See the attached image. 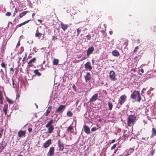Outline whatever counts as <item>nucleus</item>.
<instances>
[{
    "instance_id": "nucleus-1",
    "label": "nucleus",
    "mask_w": 156,
    "mask_h": 156,
    "mask_svg": "<svg viewBox=\"0 0 156 156\" xmlns=\"http://www.w3.org/2000/svg\"><path fill=\"white\" fill-rule=\"evenodd\" d=\"M137 121L136 116L134 115H130L127 119V125L129 127H133L135 123Z\"/></svg>"
},
{
    "instance_id": "nucleus-2",
    "label": "nucleus",
    "mask_w": 156,
    "mask_h": 156,
    "mask_svg": "<svg viewBox=\"0 0 156 156\" xmlns=\"http://www.w3.org/2000/svg\"><path fill=\"white\" fill-rule=\"evenodd\" d=\"M130 97L132 99L136 100L137 102H140L141 99L140 93L138 91L134 90L132 93Z\"/></svg>"
},
{
    "instance_id": "nucleus-3",
    "label": "nucleus",
    "mask_w": 156,
    "mask_h": 156,
    "mask_svg": "<svg viewBox=\"0 0 156 156\" xmlns=\"http://www.w3.org/2000/svg\"><path fill=\"white\" fill-rule=\"evenodd\" d=\"M126 96L125 94L121 95L118 100V104L120 105H122L126 101Z\"/></svg>"
},
{
    "instance_id": "nucleus-4",
    "label": "nucleus",
    "mask_w": 156,
    "mask_h": 156,
    "mask_svg": "<svg viewBox=\"0 0 156 156\" xmlns=\"http://www.w3.org/2000/svg\"><path fill=\"white\" fill-rule=\"evenodd\" d=\"M109 77L113 81H115L116 80L115 73L113 70H111L110 71L109 73Z\"/></svg>"
},
{
    "instance_id": "nucleus-5",
    "label": "nucleus",
    "mask_w": 156,
    "mask_h": 156,
    "mask_svg": "<svg viewBox=\"0 0 156 156\" xmlns=\"http://www.w3.org/2000/svg\"><path fill=\"white\" fill-rule=\"evenodd\" d=\"M58 145L59 147V150L63 151L64 149V145L63 143L61 142L60 140H58Z\"/></svg>"
},
{
    "instance_id": "nucleus-6",
    "label": "nucleus",
    "mask_w": 156,
    "mask_h": 156,
    "mask_svg": "<svg viewBox=\"0 0 156 156\" xmlns=\"http://www.w3.org/2000/svg\"><path fill=\"white\" fill-rule=\"evenodd\" d=\"M51 140L50 139L46 141L42 146V147L44 148H47L51 144Z\"/></svg>"
},
{
    "instance_id": "nucleus-7",
    "label": "nucleus",
    "mask_w": 156,
    "mask_h": 156,
    "mask_svg": "<svg viewBox=\"0 0 156 156\" xmlns=\"http://www.w3.org/2000/svg\"><path fill=\"white\" fill-rule=\"evenodd\" d=\"M94 50V48L93 46L90 47L87 51V56H89L91 54Z\"/></svg>"
},
{
    "instance_id": "nucleus-8",
    "label": "nucleus",
    "mask_w": 156,
    "mask_h": 156,
    "mask_svg": "<svg viewBox=\"0 0 156 156\" xmlns=\"http://www.w3.org/2000/svg\"><path fill=\"white\" fill-rule=\"evenodd\" d=\"M98 93L95 94L89 100L90 102H93L96 101L98 99Z\"/></svg>"
},
{
    "instance_id": "nucleus-9",
    "label": "nucleus",
    "mask_w": 156,
    "mask_h": 156,
    "mask_svg": "<svg viewBox=\"0 0 156 156\" xmlns=\"http://www.w3.org/2000/svg\"><path fill=\"white\" fill-rule=\"evenodd\" d=\"M84 77L86 82H87L91 79V75L89 72H87Z\"/></svg>"
},
{
    "instance_id": "nucleus-10",
    "label": "nucleus",
    "mask_w": 156,
    "mask_h": 156,
    "mask_svg": "<svg viewBox=\"0 0 156 156\" xmlns=\"http://www.w3.org/2000/svg\"><path fill=\"white\" fill-rule=\"evenodd\" d=\"M55 148L53 147H51L48 153V155L49 156H53L54 154Z\"/></svg>"
},
{
    "instance_id": "nucleus-11",
    "label": "nucleus",
    "mask_w": 156,
    "mask_h": 156,
    "mask_svg": "<svg viewBox=\"0 0 156 156\" xmlns=\"http://www.w3.org/2000/svg\"><path fill=\"white\" fill-rule=\"evenodd\" d=\"M85 68L89 71H91L92 69V67L90 62H87L85 64Z\"/></svg>"
},
{
    "instance_id": "nucleus-12",
    "label": "nucleus",
    "mask_w": 156,
    "mask_h": 156,
    "mask_svg": "<svg viewBox=\"0 0 156 156\" xmlns=\"http://www.w3.org/2000/svg\"><path fill=\"white\" fill-rule=\"evenodd\" d=\"M26 133L25 130H20L18 132V136L20 137H25Z\"/></svg>"
},
{
    "instance_id": "nucleus-13",
    "label": "nucleus",
    "mask_w": 156,
    "mask_h": 156,
    "mask_svg": "<svg viewBox=\"0 0 156 156\" xmlns=\"http://www.w3.org/2000/svg\"><path fill=\"white\" fill-rule=\"evenodd\" d=\"M66 108V106L64 105H60L56 110L55 112L58 113L62 112V110H63Z\"/></svg>"
},
{
    "instance_id": "nucleus-14",
    "label": "nucleus",
    "mask_w": 156,
    "mask_h": 156,
    "mask_svg": "<svg viewBox=\"0 0 156 156\" xmlns=\"http://www.w3.org/2000/svg\"><path fill=\"white\" fill-rule=\"evenodd\" d=\"M83 129L85 133L87 134H88L90 133V129L89 127L87 125H84L83 126Z\"/></svg>"
},
{
    "instance_id": "nucleus-15",
    "label": "nucleus",
    "mask_w": 156,
    "mask_h": 156,
    "mask_svg": "<svg viewBox=\"0 0 156 156\" xmlns=\"http://www.w3.org/2000/svg\"><path fill=\"white\" fill-rule=\"evenodd\" d=\"M36 60V58L35 57L33 58H32L30 60L28 63V66L30 67L32 66L33 64H32V62L34 63L35 62Z\"/></svg>"
},
{
    "instance_id": "nucleus-16",
    "label": "nucleus",
    "mask_w": 156,
    "mask_h": 156,
    "mask_svg": "<svg viewBox=\"0 0 156 156\" xmlns=\"http://www.w3.org/2000/svg\"><path fill=\"white\" fill-rule=\"evenodd\" d=\"M42 35H43V37L44 36V34H42L39 32V31L38 30V28H37L35 34V37H39V38H40L41 36Z\"/></svg>"
},
{
    "instance_id": "nucleus-17",
    "label": "nucleus",
    "mask_w": 156,
    "mask_h": 156,
    "mask_svg": "<svg viewBox=\"0 0 156 156\" xmlns=\"http://www.w3.org/2000/svg\"><path fill=\"white\" fill-rule=\"evenodd\" d=\"M52 108V107L51 106H49L48 107V108L46 112L44 113V115L46 116H47L49 113H50V111H51Z\"/></svg>"
},
{
    "instance_id": "nucleus-18",
    "label": "nucleus",
    "mask_w": 156,
    "mask_h": 156,
    "mask_svg": "<svg viewBox=\"0 0 156 156\" xmlns=\"http://www.w3.org/2000/svg\"><path fill=\"white\" fill-rule=\"evenodd\" d=\"M8 109V105L7 103L4 105V107H3V111L4 112L5 115H6L7 114V111Z\"/></svg>"
},
{
    "instance_id": "nucleus-19",
    "label": "nucleus",
    "mask_w": 156,
    "mask_h": 156,
    "mask_svg": "<svg viewBox=\"0 0 156 156\" xmlns=\"http://www.w3.org/2000/svg\"><path fill=\"white\" fill-rule=\"evenodd\" d=\"M31 20H27L19 24H18L16 26V29L15 30H16V29L18 28V27H21V26L25 24L26 23H27L29 22Z\"/></svg>"
},
{
    "instance_id": "nucleus-20",
    "label": "nucleus",
    "mask_w": 156,
    "mask_h": 156,
    "mask_svg": "<svg viewBox=\"0 0 156 156\" xmlns=\"http://www.w3.org/2000/svg\"><path fill=\"white\" fill-rule=\"evenodd\" d=\"M60 25L61 28L64 31L66 30L68 28V25L67 24H65L63 23H62Z\"/></svg>"
},
{
    "instance_id": "nucleus-21",
    "label": "nucleus",
    "mask_w": 156,
    "mask_h": 156,
    "mask_svg": "<svg viewBox=\"0 0 156 156\" xmlns=\"http://www.w3.org/2000/svg\"><path fill=\"white\" fill-rule=\"evenodd\" d=\"M112 55L114 56L117 57L120 55L119 52L116 50H113L112 52Z\"/></svg>"
},
{
    "instance_id": "nucleus-22",
    "label": "nucleus",
    "mask_w": 156,
    "mask_h": 156,
    "mask_svg": "<svg viewBox=\"0 0 156 156\" xmlns=\"http://www.w3.org/2000/svg\"><path fill=\"white\" fill-rule=\"evenodd\" d=\"M155 136H156V130L155 128H152V134L150 136V138H153Z\"/></svg>"
},
{
    "instance_id": "nucleus-23",
    "label": "nucleus",
    "mask_w": 156,
    "mask_h": 156,
    "mask_svg": "<svg viewBox=\"0 0 156 156\" xmlns=\"http://www.w3.org/2000/svg\"><path fill=\"white\" fill-rule=\"evenodd\" d=\"M48 133L50 134L53 131L54 129V126H50L48 127Z\"/></svg>"
},
{
    "instance_id": "nucleus-24",
    "label": "nucleus",
    "mask_w": 156,
    "mask_h": 156,
    "mask_svg": "<svg viewBox=\"0 0 156 156\" xmlns=\"http://www.w3.org/2000/svg\"><path fill=\"white\" fill-rule=\"evenodd\" d=\"M53 122V120L52 119H51L49 121L47 124L45 126V127L46 128H48V127L50 126H53L52 125Z\"/></svg>"
},
{
    "instance_id": "nucleus-25",
    "label": "nucleus",
    "mask_w": 156,
    "mask_h": 156,
    "mask_svg": "<svg viewBox=\"0 0 156 156\" xmlns=\"http://www.w3.org/2000/svg\"><path fill=\"white\" fill-rule=\"evenodd\" d=\"M29 12L28 11H24L20 13L19 15V17L20 18H22L23 16L25 15L27 13Z\"/></svg>"
},
{
    "instance_id": "nucleus-26",
    "label": "nucleus",
    "mask_w": 156,
    "mask_h": 156,
    "mask_svg": "<svg viewBox=\"0 0 156 156\" xmlns=\"http://www.w3.org/2000/svg\"><path fill=\"white\" fill-rule=\"evenodd\" d=\"M59 60L57 59L54 58L53 59V64L54 65H57L58 64Z\"/></svg>"
},
{
    "instance_id": "nucleus-27",
    "label": "nucleus",
    "mask_w": 156,
    "mask_h": 156,
    "mask_svg": "<svg viewBox=\"0 0 156 156\" xmlns=\"http://www.w3.org/2000/svg\"><path fill=\"white\" fill-rule=\"evenodd\" d=\"M7 145V143H5L4 144L3 143L1 144L0 148L1 150V151H2L4 148Z\"/></svg>"
},
{
    "instance_id": "nucleus-28",
    "label": "nucleus",
    "mask_w": 156,
    "mask_h": 156,
    "mask_svg": "<svg viewBox=\"0 0 156 156\" xmlns=\"http://www.w3.org/2000/svg\"><path fill=\"white\" fill-rule=\"evenodd\" d=\"M34 73L38 76L41 75V74L38 71V69H35L34 71Z\"/></svg>"
},
{
    "instance_id": "nucleus-29",
    "label": "nucleus",
    "mask_w": 156,
    "mask_h": 156,
    "mask_svg": "<svg viewBox=\"0 0 156 156\" xmlns=\"http://www.w3.org/2000/svg\"><path fill=\"white\" fill-rule=\"evenodd\" d=\"M7 101L9 105L12 104L14 103V101L12 100L9 99L8 98H7Z\"/></svg>"
},
{
    "instance_id": "nucleus-30",
    "label": "nucleus",
    "mask_w": 156,
    "mask_h": 156,
    "mask_svg": "<svg viewBox=\"0 0 156 156\" xmlns=\"http://www.w3.org/2000/svg\"><path fill=\"white\" fill-rule=\"evenodd\" d=\"M1 66L2 67L5 68V71L6 72V66L5 63L4 62H2V63L1 64Z\"/></svg>"
},
{
    "instance_id": "nucleus-31",
    "label": "nucleus",
    "mask_w": 156,
    "mask_h": 156,
    "mask_svg": "<svg viewBox=\"0 0 156 156\" xmlns=\"http://www.w3.org/2000/svg\"><path fill=\"white\" fill-rule=\"evenodd\" d=\"M108 106L109 107V109L110 110H112L113 107V105L112 103H111L110 102H108Z\"/></svg>"
},
{
    "instance_id": "nucleus-32",
    "label": "nucleus",
    "mask_w": 156,
    "mask_h": 156,
    "mask_svg": "<svg viewBox=\"0 0 156 156\" xmlns=\"http://www.w3.org/2000/svg\"><path fill=\"white\" fill-rule=\"evenodd\" d=\"M67 115L68 117H71L73 116V114L71 111H69L67 112Z\"/></svg>"
},
{
    "instance_id": "nucleus-33",
    "label": "nucleus",
    "mask_w": 156,
    "mask_h": 156,
    "mask_svg": "<svg viewBox=\"0 0 156 156\" xmlns=\"http://www.w3.org/2000/svg\"><path fill=\"white\" fill-rule=\"evenodd\" d=\"M73 129V126L71 125H70L67 129V131H69Z\"/></svg>"
},
{
    "instance_id": "nucleus-34",
    "label": "nucleus",
    "mask_w": 156,
    "mask_h": 156,
    "mask_svg": "<svg viewBox=\"0 0 156 156\" xmlns=\"http://www.w3.org/2000/svg\"><path fill=\"white\" fill-rule=\"evenodd\" d=\"M3 130H4L2 129H1L0 130V139L1 138L2 136Z\"/></svg>"
},
{
    "instance_id": "nucleus-35",
    "label": "nucleus",
    "mask_w": 156,
    "mask_h": 156,
    "mask_svg": "<svg viewBox=\"0 0 156 156\" xmlns=\"http://www.w3.org/2000/svg\"><path fill=\"white\" fill-rule=\"evenodd\" d=\"M103 26L104 27V29L101 30V32H102V33L105 32L106 30V26L105 25V24H104Z\"/></svg>"
},
{
    "instance_id": "nucleus-36",
    "label": "nucleus",
    "mask_w": 156,
    "mask_h": 156,
    "mask_svg": "<svg viewBox=\"0 0 156 156\" xmlns=\"http://www.w3.org/2000/svg\"><path fill=\"white\" fill-rule=\"evenodd\" d=\"M3 93L2 92L1 90H0V99H3Z\"/></svg>"
},
{
    "instance_id": "nucleus-37",
    "label": "nucleus",
    "mask_w": 156,
    "mask_h": 156,
    "mask_svg": "<svg viewBox=\"0 0 156 156\" xmlns=\"http://www.w3.org/2000/svg\"><path fill=\"white\" fill-rule=\"evenodd\" d=\"M86 38L87 40L90 41L91 40V36L90 35L88 34L86 36Z\"/></svg>"
},
{
    "instance_id": "nucleus-38",
    "label": "nucleus",
    "mask_w": 156,
    "mask_h": 156,
    "mask_svg": "<svg viewBox=\"0 0 156 156\" xmlns=\"http://www.w3.org/2000/svg\"><path fill=\"white\" fill-rule=\"evenodd\" d=\"M139 56H136L134 58V60L135 62H137L138 61L139 59H138Z\"/></svg>"
},
{
    "instance_id": "nucleus-39",
    "label": "nucleus",
    "mask_w": 156,
    "mask_h": 156,
    "mask_svg": "<svg viewBox=\"0 0 156 156\" xmlns=\"http://www.w3.org/2000/svg\"><path fill=\"white\" fill-rule=\"evenodd\" d=\"M73 88L75 91H77V89L76 88V87L74 84H73Z\"/></svg>"
},
{
    "instance_id": "nucleus-40",
    "label": "nucleus",
    "mask_w": 156,
    "mask_h": 156,
    "mask_svg": "<svg viewBox=\"0 0 156 156\" xmlns=\"http://www.w3.org/2000/svg\"><path fill=\"white\" fill-rule=\"evenodd\" d=\"M17 12V9L16 8H15V11L14 12V13L13 15L12 16H15L16 15V14Z\"/></svg>"
},
{
    "instance_id": "nucleus-41",
    "label": "nucleus",
    "mask_w": 156,
    "mask_h": 156,
    "mask_svg": "<svg viewBox=\"0 0 156 156\" xmlns=\"http://www.w3.org/2000/svg\"><path fill=\"white\" fill-rule=\"evenodd\" d=\"M77 36H78L79 35V34L80 33L81 30L79 29V28H78L77 29Z\"/></svg>"
},
{
    "instance_id": "nucleus-42",
    "label": "nucleus",
    "mask_w": 156,
    "mask_h": 156,
    "mask_svg": "<svg viewBox=\"0 0 156 156\" xmlns=\"http://www.w3.org/2000/svg\"><path fill=\"white\" fill-rule=\"evenodd\" d=\"M14 69L11 67V68H10V73H12V74H13L14 72Z\"/></svg>"
},
{
    "instance_id": "nucleus-43",
    "label": "nucleus",
    "mask_w": 156,
    "mask_h": 156,
    "mask_svg": "<svg viewBox=\"0 0 156 156\" xmlns=\"http://www.w3.org/2000/svg\"><path fill=\"white\" fill-rule=\"evenodd\" d=\"M138 46L136 47L135 48V49H134V50L133 51V53H136L137 51V50L138 49Z\"/></svg>"
},
{
    "instance_id": "nucleus-44",
    "label": "nucleus",
    "mask_w": 156,
    "mask_h": 156,
    "mask_svg": "<svg viewBox=\"0 0 156 156\" xmlns=\"http://www.w3.org/2000/svg\"><path fill=\"white\" fill-rule=\"evenodd\" d=\"M116 146H117V145L116 144H114L113 145V146L111 147V150H113V149H115L116 147Z\"/></svg>"
},
{
    "instance_id": "nucleus-45",
    "label": "nucleus",
    "mask_w": 156,
    "mask_h": 156,
    "mask_svg": "<svg viewBox=\"0 0 156 156\" xmlns=\"http://www.w3.org/2000/svg\"><path fill=\"white\" fill-rule=\"evenodd\" d=\"M11 14L10 12H8L5 14V15L7 16H10Z\"/></svg>"
},
{
    "instance_id": "nucleus-46",
    "label": "nucleus",
    "mask_w": 156,
    "mask_h": 156,
    "mask_svg": "<svg viewBox=\"0 0 156 156\" xmlns=\"http://www.w3.org/2000/svg\"><path fill=\"white\" fill-rule=\"evenodd\" d=\"M21 51L19 52V55L20 54H21V53H22V52L24 50V48H23V47H21Z\"/></svg>"
},
{
    "instance_id": "nucleus-47",
    "label": "nucleus",
    "mask_w": 156,
    "mask_h": 156,
    "mask_svg": "<svg viewBox=\"0 0 156 156\" xmlns=\"http://www.w3.org/2000/svg\"><path fill=\"white\" fill-rule=\"evenodd\" d=\"M97 129L95 127H93L92 128L91 130L92 131H96Z\"/></svg>"
},
{
    "instance_id": "nucleus-48",
    "label": "nucleus",
    "mask_w": 156,
    "mask_h": 156,
    "mask_svg": "<svg viewBox=\"0 0 156 156\" xmlns=\"http://www.w3.org/2000/svg\"><path fill=\"white\" fill-rule=\"evenodd\" d=\"M55 39L56 40V39H58V38L57 37H55L54 36H52V40H53V41H55Z\"/></svg>"
},
{
    "instance_id": "nucleus-49",
    "label": "nucleus",
    "mask_w": 156,
    "mask_h": 156,
    "mask_svg": "<svg viewBox=\"0 0 156 156\" xmlns=\"http://www.w3.org/2000/svg\"><path fill=\"white\" fill-rule=\"evenodd\" d=\"M87 57H83L80 60V61H82L83 60H85L86 58Z\"/></svg>"
},
{
    "instance_id": "nucleus-50",
    "label": "nucleus",
    "mask_w": 156,
    "mask_h": 156,
    "mask_svg": "<svg viewBox=\"0 0 156 156\" xmlns=\"http://www.w3.org/2000/svg\"><path fill=\"white\" fill-rule=\"evenodd\" d=\"M115 141H116V140L115 139H113L111 142L110 141V144L113 143Z\"/></svg>"
},
{
    "instance_id": "nucleus-51",
    "label": "nucleus",
    "mask_w": 156,
    "mask_h": 156,
    "mask_svg": "<svg viewBox=\"0 0 156 156\" xmlns=\"http://www.w3.org/2000/svg\"><path fill=\"white\" fill-rule=\"evenodd\" d=\"M28 130L29 132H31L32 130V128H29Z\"/></svg>"
},
{
    "instance_id": "nucleus-52",
    "label": "nucleus",
    "mask_w": 156,
    "mask_h": 156,
    "mask_svg": "<svg viewBox=\"0 0 156 156\" xmlns=\"http://www.w3.org/2000/svg\"><path fill=\"white\" fill-rule=\"evenodd\" d=\"M20 45V41L19 40L18 41V42L17 43L16 45V47L19 46Z\"/></svg>"
},
{
    "instance_id": "nucleus-53",
    "label": "nucleus",
    "mask_w": 156,
    "mask_h": 156,
    "mask_svg": "<svg viewBox=\"0 0 156 156\" xmlns=\"http://www.w3.org/2000/svg\"><path fill=\"white\" fill-rule=\"evenodd\" d=\"M3 103V99H0V104L2 105Z\"/></svg>"
},
{
    "instance_id": "nucleus-54",
    "label": "nucleus",
    "mask_w": 156,
    "mask_h": 156,
    "mask_svg": "<svg viewBox=\"0 0 156 156\" xmlns=\"http://www.w3.org/2000/svg\"><path fill=\"white\" fill-rule=\"evenodd\" d=\"M27 57L26 55H25V56L23 57V60H22V61H24L25 59Z\"/></svg>"
},
{
    "instance_id": "nucleus-55",
    "label": "nucleus",
    "mask_w": 156,
    "mask_h": 156,
    "mask_svg": "<svg viewBox=\"0 0 156 156\" xmlns=\"http://www.w3.org/2000/svg\"><path fill=\"white\" fill-rule=\"evenodd\" d=\"M140 71V72L142 73H144V69H141Z\"/></svg>"
},
{
    "instance_id": "nucleus-56",
    "label": "nucleus",
    "mask_w": 156,
    "mask_h": 156,
    "mask_svg": "<svg viewBox=\"0 0 156 156\" xmlns=\"http://www.w3.org/2000/svg\"><path fill=\"white\" fill-rule=\"evenodd\" d=\"M37 21L39 22L40 23H41L42 22V21L41 20H38Z\"/></svg>"
},
{
    "instance_id": "nucleus-57",
    "label": "nucleus",
    "mask_w": 156,
    "mask_h": 156,
    "mask_svg": "<svg viewBox=\"0 0 156 156\" xmlns=\"http://www.w3.org/2000/svg\"><path fill=\"white\" fill-rule=\"evenodd\" d=\"M109 33L110 34V35H112L113 34V32L112 31H109Z\"/></svg>"
},
{
    "instance_id": "nucleus-58",
    "label": "nucleus",
    "mask_w": 156,
    "mask_h": 156,
    "mask_svg": "<svg viewBox=\"0 0 156 156\" xmlns=\"http://www.w3.org/2000/svg\"><path fill=\"white\" fill-rule=\"evenodd\" d=\"M0 73H4V72L3 71V70L2 69H1V70H0Z\"/></svg>"
},
{
    "instance_id": "nucleus-59",
    "label": "nucleus",
    "mask_w": 156,
    "mask_h": 156,
    "mask_svg": "<svg viewBox=\"0 0 156 156\" xmlns=\"http://www.w3.org/2000/svg\"><path fill=\"white\" fill-rule=\"evenodd\" d=\"M35 15V13H33L32 14V16L33 18V17Z\"/></svg>"
},
{
    "instance_id": "nucleus-60",
    "label": "nucleus",
    "mask_w": 156,
    "mask_h": 156,
    "mask_svg": "<svg viewBox=\"0 0 156 156\" xmlns=\"http://www.w3.org/2000/svg\"><path fill=\"white\" fill-rule=\"evenodd\" d=\"M91 61L93 64L94 63V59H92V60Z\"/></svg>"
},
{
    "instance_id": "nucleus-61",
    "label": "nucleus",
    "mask_w": 156,
    "mask_h": 156,
    "mask_svg": "<svg viewBox=\"0 0 156 156\" xmlns=\"http://www.w3.org/2000/svg\"><path fill=\"white\" fill-rule=\"evenodd\" d=\"M144 90H142L141 92V94H144Z\"/></svg>"
},
{
    "instance_id": "nucleus-62",
    "label": "nucleus",
    "mask_w": 156,
    "mask_h": 156,
    "mask_svg": "<svg viewBox=\"0 0 156 156\" xmlns=\"http://www.w3.org/2000/svg\"><path fill=\"white\" fill-rule=\"evenodd\" d=\"M140 40L139 39H138L137 41V43H140Z\"/></svg>"
},
{
    "instance_id": "nucleus-63",
    "label": "nucleus",
    "mask_w": 156,
    "mask_h": 156,
    "mask_svg": "<svg viewBox=\"0 0 156 156\" xmlns=\"http://www.w3.org/2000/svg\"><path fill=\"white\" fill-rule=\"evenodd\" d=\"M147 88H143L142 90H144V91L145 90H146V89Z\"/></svg>"
},
{
    "instance_id": "nucleus-64",
    "label": "nucleus",
    "mask_w": 156,
    "mask_h": 156,
    "mask_svg": "<svg viewBox=\"0 0 156 156\" xmlns=\"http://www.w3.org/2000/svg\"><path fill=\"white\" fill-rule=\"evenodd\" d=\"M118 150V148L116 149L115 150V151L114 152V153H116L117 150Z\"/></svg>"
}]
</instances>
